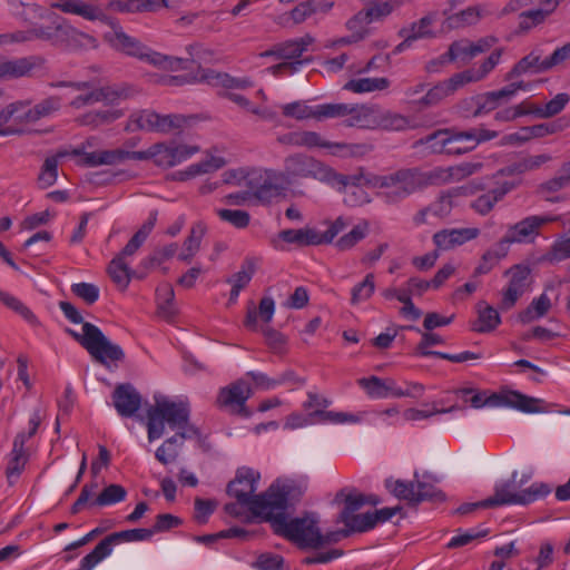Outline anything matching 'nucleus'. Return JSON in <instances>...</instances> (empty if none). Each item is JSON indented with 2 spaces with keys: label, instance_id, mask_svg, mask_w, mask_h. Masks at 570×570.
<instances>
[{
  "label": "nucleus",
  "instance_id": "nucleus-1",
  "mask_svg": "<svg viewBox=\"0 0 570 570\" xmlns=\"http://www.w3.org/2000/svg\"><path fill=\"white\" fill-rule=\"evenodd\" d=\"M51 7L65 13L79 16L88 21H102L111 28V32L105 35L115 49L125 52L128 56L136 57L145 62L161 68H175L179 60L150 50L136 38L127 35L121 26L105 14V12L96 4L85 2L82 0H55Z\"/></svg>",
  "mask_w": 570,
  "mask_h": 570
},
{
  "label": "nucleus",
  "instance_id": "nucleus-2",
  "mask_svg": "<svg viewBox=\"0 0 570 570\" xmlns=\"http://www.w3.org/2000/svg\"><path fill=\"white\" fill-rule=\"evenodd\" d=\"M59 307L65 317L73 324L82 323V333L67 328L66 332L75 338L97 362L107 365L125 357L122 348L112 343L101 330L92 323L83 322L80 312L69 302H60Z\"/></svg>",
  "mask_w": 570,
  "mask_h": 570
},
{
  "label": "nucleus",
  "instance_id": "nucleus-3",
  "mask_svg": "<svg viewBox=\"0 0 570 570\" xmlns=\"http://www.w3.org/2000/svg\"><path fill=\"white\" fill-rule=\"evenodd\" d=\"M426 179L419 168H399L384 174H367L365 185L375 189L385 204L396 205L424 189Z\"/></svg>",
  "mask_w": 570,
  "mask_h": 570
},
{
  "label": "nucleus",
  "instance_id": "nucleus-4",
  "mask_svg": "<svg viewBox=\"0 0 570 570\" xmlns=\"http://www.w3.org/2000/svg\"><path fill=\"white\" fill-rule=\"evenodd\" d=\"M154 405L147 409L148 441L154 442L165 433V424L171 430L186 432L189 423V405L183 400H173L160 393L154 395Z\"/></svg>",
  "mask_w": 570,
  "mask_h": 570
},
{
  "label": "nucleus",
  "instance_id": "nucleus-5",
  "mask_svg": "<svg viewBox=\"0 0 570 570\" xmlns=\"http://www.w3.org/2000/svg\"><path fill=\"white\" fill-rule=\"evenodd\" d=\"M268 178L277 179L284 176L288 179L312 178L330 186H345L356 178H347L335 169L305 154H293L284 159V171H266Z\"/></svg>",
  "mask_w": 570,
  "mask_h": 570
},
{
  "label": "nucleus",
  "instance_id": "nucleus-6",
  "mask_svg": "<svg viewBox=\"0 0 570 570\" xmlns=\"http://www.w3.org/2000/svg\"><path fill=\"white\" fill-rule=\"evenodd\" d=\"M306 491V483L294 479H278L263 493L258 501L262 519L271 521L276 517L286 515L289 503L298 500Z\"/></svg>",
  "mask_w": 570,
  "mask_h": 570
},
{
  "label": "nucleus",
  "instance_id": "nucleus-7",
  "mask_svg": "<svg viewBox=\"0 0 570 570\" xmlns=\"http://www.w3.org/2000/svg\"><path fill=\"white\" fill-rule=\"evenodd\" d=\"M275 314V302L265 296L261 299L258 308L250 305L244 320L245 327L250 332H259L265 338L266 345L273 353L283 354L287 348V338L284 334L269 326Z\"/></svg>",
  "mask_w": 570,
  "mask_h": 570
},
{
  "label": "nucleus",
  "instance_id": "nucleus-8",
  "mask_svg": "<svg viewBox=\"0 0 570 570\" xmlns=\"http://www.w3.org/2000/svg\"><path fill=\"white\" fill-rule=\"evenodd\" d=\"M268 522L276 534L287 538L302 548H318L332 540L321 533L317 520L313 515L292 520H287L286 515L276 517Z\"/></svg>",
  "mask_w": 570,
  "mask_h": 570
},
{
  "label": "nucleus",
  "instance_id": "nucleus-9",
  "mask_svg": "<svg viewBox=\"0 0 570 570\" xmlns=\"http://www.w3.org/2000/svg\"><path fill=\"white\" fill-rule=\"evenodd\" d=\"M517 472L512 474V480L501 481L495 484L494 494L484 500V505H527L534 501L546 498L551 488L543 482H534L527 489H520V484L515 481Z\"/></svg>",
  "mask_w": 570,
  "mask_h": 570
},
{
  "label": "nucleus",
  "instance_id": "nucleus-10",
  "mask_svg": "<svg viewBox=\"0 0 570 570\" xmlns=\"http://www.w3.org/2000/svg\"><path fill=\"white\" fill-rule=\"evenodd\" d=\"M461 394L464 402H470L474 409H481L484 405L490 406H509L517 409L524 413H541L546 412V402L541 399H535L522 394L518 391H508L501 394H492L489 397H484L482 393H474L470 400L468 395L473 393L472 389H462L458 391Z\"/></svg>",
  "mask_w": 570,
  "mask_h": 570
},
{
  "label": "nucleus",
  "instance_id": "nucleus-11",
  "mask_svg": "<svg viewBox=\"0 0 570 570\" xmlns=\"http://www.w3.org/2000/svg\"><path fill=\"white\" fill-rule=\"evenodd\" d=\"M51 88L63 87L67 92L62 95L63 99H69V105L75 109H80L96 102L114 104L119 99L127 98L128 92L122 88H99L92 89L89 82H51Z\"/></svg>",
  "mask_w": 570,
  "mask_h": 570
},
{
  "label": "nucleus",
  "instance_id": "nucleus-12",
  "mask_svg": "<svg viewBox=\"0 0 570 570\" xmlns=\"http://www.w3.org/2000/svg\"><path fill=\"white\" fill-rule=\"evenodd\" d=\"M188 125V118L179 114L161 115L150 109L132 112L126 125L127 131H149L163 135L176 134Z\"/></svg>",
  "mask_w": 570,
  "mask_h": 570
},
{
  "label": "nucleus",
  "instance_id": "nucleus-13",
  "mask_svg": "<svg viewBox=\"0 0 570 570\" xmlns=\"http://www.w3.org/2000/svg\"><path fill=\"white\" fill-rule=\"evenodd\" d=\"M313 41L314 39L309 35H305L304 37L288 40L276 46L272 50L263 52L262 57L274 56L277 59L284 60L276 66L269 67L268 71L274 76L293 75L298 71L303 65H306L311 61V59L302 60L299 58Z\"/></svg>",
  "mask_w": 570,
  "mask_h": 570
},
{
  "label": "nucleus",
  "instance_id": "nucleus-14",
  "mask_svg": "<svg viewBox=\"0 0 570 570\" xmlns=\"http://www.w3.org/2000/svg\"><path fill=\"white\" fill-rule=\"evenodd\" d=\"M261 473L258 471L245 466L240 468L237 470L235 479L228 483L227 492L254 515L262 518V513L258 511L261 509L258 508V501L262 500L263 494H254Z\"/></svg>",
  "mask_w": 570,
  "mask_h": 570
},
{
  "label": "nucleus",
  "instance_id": "nucleus-15",
  "mask_svg": "<svg viewBox=\"0 0 570 570\" xmlns=\"http://www.w3.org/2000/svg\"><path fill=\"white\" fill-rule=\"evenodd\" d=\"M406 104L417 109H426L439 105L446 97L454 94V89L450 81V78L438 82L431 88H428V83L419 81L414 85L406 87L403 91Z\"/></svg>",
  "mask_w": 570,
  "mask_h": 570
},
{
  "label": "nucleus",
  "instance_id": "nucleus-16",
  "mask_svg": "<svg viewBox=\"0 0 570 570\" xmlns=\"http://www.w3.org/2000/svg\"><path fill=\"white\" fill-rule=\"evenodd\" d=\"M39 412H33L29 419V431L28 433L20 432L16 435L12 444V450L8 454V462L6 469V475L9 483H14L23 472L28 462V453L24 450V443L28 439L33 436L40 424Z\"/></svg>",
  "mask_w": 570,
  "mask_h": 570
},
{
  "label": "nucleus",
  "instance_id": "nucleus-17",
  "mask_svg": "<svg viewBox=\"0 0 570 570\" xmlns=\"http://www.w3.org/2000/svg\"><path fill=\"white\" fill-rule=\"evenodd\" d=\"M200 151L197 145L176 140L156 142V166L163 169L176 167Z\"/></svg>",
  "mask_w": 570,
  "mask_h": 570
},
{
  "label": "nucleus",
  "instance_id": "nucleus-18",
  "mask_svg": "<svg viewBox=\"0 0 570 570\" xmlns=\"http://www.w3.org/2000/svg\"><path fill=\"white\" fill-rule=\"evenodd\" d=\"M557 220L559 216L552 214L530 215L509 226L507 235L514 244L533 243L543 226Z\"/></svg>",
  "mask_w": 570,
  "mask_h": 570
},
{
  "label": "nucleus",
  "instance_id": "nucleus-19",
  "mask_svg": "<svg viewBox=\"0 0 570 570\" xmlns=\"http://www.w3.org/2000/svg\"><path fill=\"white\" fill-rule=\"evenodd\" d=\"M53 43L69 48L97 47V40L92 36L78 30L63 18L53 21Z\"/></svg>",
  "mask_w": 570,
  "mask_h": 570
},
{
  "label": "nucleus",
  "instance_id": "nucleus-20",
  "mask_svg": "<svg viewBox=\"0 0 570 570\" xmlns=\"http://www.w3.org/2000/svg\"><path fill=\"white\" fill-rule=\"evenodd\" d=\"M45 66L40 56H28L14 59L0 58V79L11 80L30 77L33 71Z\"/></svg>",
  "mask_w": 570,
  "mask_h": 570
},
{
  "label": "nucleus",
  "instance_id": "nucleus-21",
  "mask_svg": "<svg viewBox=\"0 0 570 570\" xmlns=\"http://www.w3.org/2000/svg\"><path fill=\"white\" fill-rule=\"evenodd\" d=\"M497 42L498 38L493 36H487L476 41L459 40L450 46L448 56L451 61L466 63L474 57L490 50Z\"/></svg>",
  "mask_w": 570,
  "mask_h": 570
},
{
  "label": "nucleus",
  "instance_id": "nucleus-22",
  "mask_svg": "<svg viewBox=\"0 0 570 570\" xmlns=\"http://www.w3.org/2000/svg\"><path fill=\"white\" fill-rule=\"evenodd\" d=\"M250 395V386L244 380H238L219 391L217 403L219 406L230 407L242 413L244 416H248L249 412L247 411L245 403Z\"/></svg>",
  "mask_w": 570,
  "mask_h": 570
},
{
  "label": "nucleus",
  "instance_id": "nucleus-23",
  "mask_svg": "<svg viewBox=\"0 0 570 570\" xmlns=\"http://www.w3.org/2000/svg\"><path fill=\"white\" fill-rule=\"evenodd\" d=\"M358 385L372 399L403 397L414 395L412 391H403L393 379H381L377 376L363 377L357 381Z\"/></svg>",
  "mask_w": 570,
  "mask_h": 570
},
{
  "label": "nucleus",
  "instance_id": "nucleus-24",
  "mask_svg": "<svg viewBox=\"0 0 570 570\" xmlns=\"http://www.w3.org/2000/svg\"><path fill=\"white\" fill-rule=\"evenodd\" d=\"M142 397L129 383L118 384L112 392V404L120 416L131 417L141 407Z\"/></svg>",
  "mask_w": 570,
  "mask_h": 570
},
{
  "label": "nucleus",
  "instance_id": "nucleus-25",
  "mask_svg": "<svg viewBox=\"0 0 570 570\" xmlns=\"http://www.w3.org/2000/svg\"><path fill=\"white\" fill-rule=\"evenodd\" d=\"M510 281L503 291L501 308L510 309L517 301L525 293L529 286L530 269L525 266L517 265L509 271Z\"/></svg>",
  "mask_w": 570,
  "mask_h": 570
},
{
  "label": "nucleus",
  "instance_id": "nucleus-26",
  "mask_svg": "<svg viewBox=\"0 0 570 570\" xmlns=\"http://www.w3.org/2000/svg\"><path fill=\"white\" fill-rule=\"evenodd\" d=\"M503 49H495L478 69H469L455 73L450 78L454 92L469 82H476L484 79L500 62Z\"/></svg>",
  "mask_w": 570,
  "mask_h": 570
},
{
  "label": "nucleus",
  "instance_id": "nucleus-27",
  "mask_svg": "<svg viewBox=\"0 0 570 570\" xmlns=\"http://www.w3.org/2000/svg\"><path fill=\"white\" fill-rule=\"evenodd\" d=\"M480 229L476 227L446 228L433 235V243L438 249L449 250L478 238Z\"/></svg>",
  "mask_w": 570,
  "mask_h": 570
},
{
  "label": "nucleus",
  "instance_id": "nucleus-28",
  "mask_svg": "<svg viewBox=\"0 0 570 570\" xmlns=\"http://www.w3.org/2000/svg\"><path fill=\"white\" fill-rule=\"evenodd\" d=\"M484 188L483 184L481 183H471L466 186H462L458 189H453L451 191H448L445 194L440 195V197L430 204L431 214L439 217V218H445L448 217L452 209L455 206L454 197L458 195H472L479 190H482Z\"/></svg>",
  "mask_w": 570,
  "mask_h": 570
},
{
  "label": "nucleus",
  "instance_id": "nucleus-29",
  "mask_svg": "<svg viewBox=\"0 0 570 570\" xmlns=\"http://www.w3.org/2000/svg\"><path fill=\"white\" fill-rule=\"evenodd\" d=\"M514 187L513 183L504 181L473 199L470 203V208L480 216H487Z\"/></svg>",
  "mask_w": 570,
  "mask_h": 570
},
{
  "label": "nucleus",
  "instance_id": "nucleus-30",
  "mask_svg": "<svg viewBox=\"0 0 570 570\" xmlns=\"http://www.w3.org/2000/svg\"><path fill=\"white\" fill-rule=\"evenodd\" d=\"M87 146H91L89 140L70 151L71 156L79 158L77 161L78 165L90 168L104 165H117V149L86 151Z\"/></svg>",
  "mask_w": 570,
  "mask_h": 570
},
{
  "label": "nucleus",
  "instance_id": "nucleus-31",
  "mask_svg": "<svg viewBox=\"0 0 570 570\" xmlns=\"http://www.w3.org/2000/svg\"><path fill=\"white\" fill-rule=\"evenodd\" d=\"M63 101L62 96H50L38 104H36L33 107H28L27 111L18 116L19 120L21 122H37L38 120L42 118H48L53 116L56 112H58L61 109Z\"/></svg>",
  "mask_w": 570,
  "mask_h": 570
},
{
  "label": "nucleus",
  "instance_id": "nucleus-32",
  "mask_svg": "<svg viewBox=\"0 0 570 570\" xmlns=\"http://www.w3.org/2000/svg\"><path fill=\"white\" fill-rule=\"evenodd\" d=\"M379 106H352L345 126L357 127L368 130H377Z\"/></svg>",
  "mask_w": 570,
  "mask_h": 570
},
{
  "label": "nucleus",
  "instance_id": "nucleus-33",
  "mask_svg": "<svg viewBox=\"0 0 570 570\" xmlns=\"http://www.w3.org/2000/svg\"><path fill=\"white\" fill-rule=\"evenodd\" d=\"M548 63V58L542 59L541 52L538 49H534L513 66V68L508 72L505 79L512 80L525 73L546 72L550 70Z\"/></svg>",
  "mask_w": 570,
  "mask_h": 570
},
{
  "label": "nucleus",
  "instance_id": "nucleus-34",
  "mask_svg": "<svg viewBox=\"0 0 570 570\" xmlns=\"http://www.w3.org/2000/svg\"><path fill=\"white\" fill-rule=\"evenodd\" d=\"M226 161L220 156H209L202 161L186 167L184 170L176 171L173 176L175 180L186 181L197 176L209 174L223 168Z\"/></svg>",
  "mask_w": 570,
  "mask_h": 570
},
{
  "label": "nucleus",
  "instance_id": "nucleus-35",
  "mask_svg": "<svg viewBox=\"0 0 570 570\" xmlns=\"http://www.w3.org/2000/svg\"><path fill=\"white\" fill-rule=\"evenodd\" d=\"M416 127L414 120L409 116L382 108L379 110L377 130L406 131Z\"/></svg>",
  "mask_w": 570,
  "mask_h": 570
},
{
  "label": "nucleus",
  "instance_id": "nucleus-36",
  "mask_svg": "<svg viewBox=\"0 0 570 570\" xmlns=\"http://www.w3.org/2000/svg\"><path fill=\"white\" fill-rule=\"evenodd\" d=\"M347 178H356L355 180L350 181L345 186H332L336 188L338 191L345 193L344 202L348 206H360L362 204H366L370 202L368 195L364 189L361 188V185H365V178L367 174H356V175H344Z\"/></svg>",
  "mask_w": 570,
  "mask_h": 570
},
{
  "label": "nucleus",
  "instance_id": "nucleus-37",
  "mask_svg": "<svg viewBox=\"0 0 570 570\" xmlns=\"http://www.w3.org/2000/svg\"><path fill=\"white\" fill-rule=\"evenodd\" d=\"M478 318L472 324V331L475 333H490L501 323L499 312L488 305L485 302H479L476 305Z\"/></svg>",
  "mask_w": 570,
  "mask_h": 570
},
{
  "label": "nucleus",
  "instance_id": "nucleus-38",
  "mask_svg": "<svg viewBox=\"0 0 570 570\" xmlns=\"http://www.w3.org/2000/svg\"><path fill=\"white\" fill-rule=\"evenodd\" d=\"M414 482H415V498L416 503L426 500H434L438 498H443V494L440 490L436 489L435 483L439 482V479L428 472H424L421 476L417 471L414 472Z\"/></svg>",
  "mask_w": 570,
  "mask_h": 570
},
{
  "label": "nucleus",
  "instance_id": "nucleus-39",
  "mask_svg": "<svg viewBox=\"0 0 570 570\" xmlns=\"http://www.w3.org/2000/svg\"><path fill=\"white\" fill-rule=\"evenodd\" d=\"M189 436L186 432H177L168 438L155 452V458L164 465L173 463L179 456V450L184 444V440Z\"/></svg>",
  "mask_w": 570,
  "mask_h": 570
},
{
  "label": "nucleus",
  "instance_id": "nucleus-40",
  "mask_svg": "<svg viewBox=\"0 0 570 570\" xmlns=\"http://www.w3.org/2000/svg\"><path fill=\"white\" fill-rule=\"evenodd\" d=\"M278 237L287 244H294L299 247L321 245L318 232L311 227L284 229L279 232Z\"/></svg>",
  "mask_w": 570,
  "mask_h": 570
},
{
  "label": "nucleus",
  "instance_id": "nucleus-41",
  "mask_svg": "<svg viewBox=\"0 0 570 570\" xmlns=\"http://www.w3.org/2000/svg\"><path fill=\"white\" fill-rule=\"evenodd\" d=\"M495 137H498L497 131L484 129V128H473V129L463 130V131L450 130V138H451L452 144L459 142V141L473 142L471 147H468L463 150L461 149V154L473 149L480 142L489 141L491 139H494Z\"/></svg>",
  "mask_w": 570,
  "mask_h": 570
},
{
  "label": "nucleus",
  "instance_id": "nucleus-42",
  "mask_svg": "<svg viewBox=\"0 0 570 570\" xmlns=\"http://www.w3.org/2000/svg\"><path fill=\"white\" fill-rule=\"evenodd\" d=\"M422 145H425L432 153L442 154L446 153L450 155H460V148H453L450 145V129L438 130L433 134L428 135L425 138H422L420 141Z\"/></svg>",
  "mask_w": 570,
  "mask_h": 570
},
{
  "label": "nucleus",
  "instance_id": "nucleus-43",
  "mask_svg": "<svg viewBox=\"0 0 570 570\" xmlns=\"http://www.w3.org/2000/svg\"><path fill=\"white\" fill-rule=\"evenodd\" d=\"M336 501H343L345 503V507L340 514V520L344 519V517L354 514V512L361 509L364 504L376 505L379 503L376 497H367L357 492L345 493V491H341L336 494Z\"/></svg>",
  "mask_w": 570,
  "mask_h": 570
},
{
  "label": "nucleus",
  "instance_id": "nucleus-44",
  "mask_svg": "<svg viewBox=\"0 0 570 570\" xmlns=\"http://www.w3.org/2000/svg\"><path fill=\"white\" fill-rule=\"evenodd\" d=\"M390 85V79L385 77L357 78L347 81L343 89L354 94H366L386 90Z\"/></svg>",
  "mask_w": 570,
  "mask_h": 570
},
{
  "label": "nucleus",
  "instance_id": "nucleus-45",
  "mask_svg": "<svg viewBox=\"0 0 570 570\" xmlns=\"http://www.w3.org/2000/svg\"><path fill=\"white\" fill-rule=\"evenodd\" d=\"M130 261H124L122 258L115 256L108 265V275L120 289H126L134 276V271L130 268Z\"/></svg>",
  "mask_w": 570,
  "mask_h": 570
},
{
  "label": "nucleus",
  "instance_id": "nucleus-46",
  "mask_svg": "<svg viewBox=\"0 0 570 570\" xmlns=\"http://www.w3.org/2000/svg\"><path fill=\"white\" fill-rule=\"evenodd\" d=\"M205 233L206 227L204 224H195L191 227L188 237L184 242L183 249L178 254V259L185 263H189L198 253Z\"/></svg>",
  "mask_w": 570,
  "mask_h": 570
},
{
  "label": "nucleus",
  "instance_id": "nucleus-47",
  "mask_svg": "<svg viewBox=\"0 0 570 570\" xmlns=\"http://www.w3.org/2000/svg\"><path fill=\"white\" fill-rule=\"evenodd\" d=\"M29 106V100H17L0 110V136H11L20 132L19 129L8 124L13 120L14 112L22 111L23 114Z\"/></svg>",
  "mask_w": 570,
  "mask_h": 570
},
{
  "label": "nucleus",
  "instance_id": "nucleus-48",
  "mask_svg": "<svg viewBox=\"0 0 570 570\" xmlns=\"http://www.w3.org/2000/svg\"><path fill=\"white\" fill-rule=\"evenodd\" d=\"M29 106V100H17L0 110V136H11L20 132L19 129L8 124L13 120L14 112L22 111L23 114Z\"/></svg>",
  "mask_w": 570,
  "mask_h": 570
},
{
  "label": "nucleus",
  "instance_id": "nucleus-49",
  "mask_svg": "<svg viewBox=\"0 0 570 570\" xmlns=\"http://www.w3.org/2000/svg\"><path fill=\"white\" fill-rule=\"evenodd\" d=\"M124 112L120 109L109 108L104 110L90 111L77 118L81 126H90L97 128L101 125L110 124L120 117Z\"/></svg>",
  "mask_w": 570,
  "mask_h": 570
},
{
  "label": "nucleus",
  "instance_id": "nucleus-50",
  "mask_svg": "<svg viewBox=\"0 0 570 570\" xmlns=\"http://www.w3.org/2000/svg\"><path fill=\"white\" fill-rule=\"evenodd\" d=\"M508 101V94L503 90V88L485 92L476 98L474 116L489 114L490 111L495 110L499 106Z\"/></svg>",
  "mask_w": 570,
  "mask_h": 570
},
{
  "label": "nucleus",
  "instance_id": "nucleus-51",
  "mask_svg": "<svg viewBox=\"0 0 570 570\" xmlns=\"http://www.w3.org/2000/svg\"><path fill=\"white\" fill-rule=\"evenodd\" d=\"M370 233V223L365 219L358 222L348 233L341 236L335 242L338 250L352 249L356 244L363 240Z\"/></svg>",
  "mask_w": 570,
  "mask_h": 570
},
{
  "label": "nucleus",
  "instance_id": "nucleus-52",
  "mask_svg": "<svg viewBox=\"0 0 570 570\" xmlns=\"http://www.w3.org/2000/svg\"><path fill=\"white\" fill-rule=\"evenodd\" d=\"M402 330H412L421 334V341L415 347L416 355L420 356H436L438 351H430L429 347L433 345L444 344V338L439 334L432 333L431 331L421 332L416 326H401Z\"/></svg>",
  "mask_w": 570,
  "mask_h": 570
},
{
  "label": "nucleus",
  "instance_id": "nucleus-53",
  "mask_svg": "<svg viewBox=\"0 0 570 570\" xmlns=\"http://www.w3.org/2000/svg\"><path fill=\"white\" fill-rule=\"evenodd\" d=\"M156 297L158 314L166 320L173 318L176 314V307L174 304L175 293L171 285H160L156 291Z\"/></svg>",
  "mask_w": 570,
  "mask_h": 570
},
{
  "label": "nucleus",
  "instance_id": "nucleus-54",
  "mask_svg": "<svg viewBox=\"0 0 570 570\" xmlns=\"http://www.w3.org/2000/svg\"><path fill=\"white\" fill-rule=\"evenodd\" d=\"M401 4V0L376 1L370 3L363 8V10L368 18L370 23H373L386 19Z\"/></svg>",
  "mask_w": 570,
  "mask_h": 570
},
{
  "label": "nucleus",
  "instance_id": "nucleus-55",
  "mask_svg": "<svg viewBox=\"0 0 570 570\" xmlns=\"http://www.w3.org/2000/svg\"><path fill=\"white\" fill-rule=\"evenodd\" d=\"M258 264V258L255 257H246L244 262L240 265V268L237 273L232 275L227 283L232 285V287L243 289L245 288L250 279L253 278V275L256 272Z\"/></svg>",
  "mask_w": 570,
  "mask_h": 570
},
{
  "label": "nucleus",
  "instance_id": "nucleus-56",
  "mask_svg": "<svg viewBox=\"0 0 570 570\" xmlns=\"http://www.w3.org/2000/svg\"><path fill=\"white\" fill-rule=\"evenodd\" d=\"M312 417L316 419V422H328L333 424H355L363 420L362 414H353L347 412L314 410Z\"/></svg>",
  "mask_w": 570,
  "mask_h": 570
},
{
  "label": "nucleus",
  "instance_id": "nucleus-57",
  "mask_svg": "<svg viewBox=\"0 0 570 570\" xmlns=\"http://www.w3.org/2000/svg\"><path fill=\"white\" fill-rule=\"evenodd\" d=\"M127 497V490L120 484H109L91 502V505L108 507L122 502Z\"/></svg>",
  "mask_w": 570,
  "mask_h": 570
},
{
  "label": "nucleus",
  "instance_id": "nucleus-58",
  "mask_svg": "<svg viewBox=\"0 0 570 570\" xmlns=\"http://www.w3.org/2000/svg\"><path fill=\"white\" fill-rule=\"evenodd\" d=\"M153 535L154 531L150 529H130L111 533L107 535L106 539L112 548L114 546L122 542L146 541L149 540Z\"/></svg>",
  "mask_w": 570,
  "mask_h": 570
},
{
  "label": "nucleus",
  "instance_id": "nucleus-59",
  "mask_svg": "<svg viewBox=\"0 0 570 570\" xmlns=\"http://www.w3.org/2000/svg\"><path fill=\"white\" fill-rule=\"evenodd\" d=\"M385 487L397 499L405 500L410 503H416L414 480L405 482L390 478L385 480Z\"/></svg>",
  "mask_w": 570,
  "mask_h": 570
},
{
  "label": "nucleus",
  "instance_id": "nucleus-60",
  "mask_svg": "<svg viewBox=\"0 0 570 570\" xmlns=\"http://www.w3.org/2000/svg\"><path fill=\"white\" fill-rule=\"evenodd\" d=\"M281 108L285 117L295 120L315 119V106H311L304 100L285 104Z\"/></svg>",
  "mask_w": 570,
  "mask_h": 570
},
{
  "label": "nucleus",
  "instance_id": "nucleus-61",
  "mask_svg": "<svg viewBox=\"0 0 570 570\" xmlns=\"http://www.w3.org/2000/svg\"><path fill=\"white\" fill-rule=\"evenodd\" d=\"M112 548L107 539H102L90 553L81 559L78 570H92L100 561L110 556Z\"/></svg>",
  "mask_w": 570,
  "mask_h": 570
},
{
  "label": "nucleus",
  "instance_id": "nucleus-62",
  "mask_svg": "<svg viewBox=\"0 0 570 570\" xmlns=\"http://www.w3.org/2000/svg\"><path fill=\"white\" fill-rule=\"evenodd\" d=\"M544 258L550 263H559L570 258V229L554 240Z\"/></svg>",
  "mask_w": 570,
  "mask_h": 570
},
{
  "label": "nucleus",
  "instance_id": "nucleus-63",
  "mask_svg": "<svg viewBox=\"0 0 570 570\" xmlns=\"http://www.w3.org/2000/svg\"><path fill=\"white\" fill-rule=\"evenodd\" d=\"M375 291V276L373 273H368L364 279L357 283L351 289V304L357 305L361 304L374 294Z\"/></svg>",
  "mask_w": 570,
  "mask_h": 570
},
{
  "label": "nucleus",
  "instance_id": "nucleus-64",
  "mask_svg": "<svg viewBox=\"0 0 570 570\" xmlns=\"http://www.w3.org/2000/svg\"><path fill=\"white\" fill-rule=\"evenodd\" d=\"M569 100L570 97L568 94L560 92L550 101L546 102L543 106L537 107L531 111L540 118H550L561 112L569 102Z\"/></svg>",
  "mask_w": 570,
  "mask_h": 570
}]
</instances>
